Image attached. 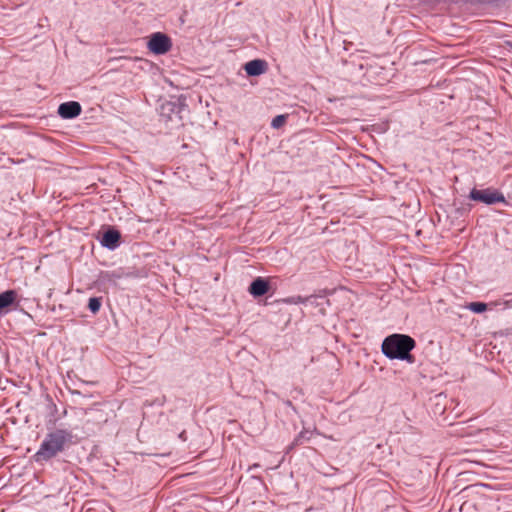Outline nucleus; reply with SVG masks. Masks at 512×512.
I'll list each match as a JSON object with an SVG mask.
<instances>
[{
    "label": "nucleus",
    "mask_w": 512,
    "mask_h": 512,
    "mask_svg": "<svg viewBox=\"0 0 512 512\" xmlns=\"http://www.w3.org/2000/svg\"><path fill=\"white\" fill-rule=\"evenodd\" d=\"M72 433L66 429H57L48 433L42 441L39 450L34 455L36 462L48 461L71 443Z\"/></svg>",
    "instance_id": "nucleus-1"
},
{
    "label": "nucleus",
    "mask_w": 512,
    "mask_h": 512,
    "mask_svg": "<svg viewBox=\"0 0 512 512\" xmlns=\"http://www.w3.org/2000/svg\"><path fill=\"white\" fill-rule=\"evenodd\" d=\"M415 345V340L408 335L392 334L384 339L382 352L389 359H400L414 363L415 359L410 352L415 348Z\"/></svg>",
    "instance_id": "nucleus-2"
},
{
    "label": "nucleus",
    "mask_w": 512,
    "mask_h": 512,
    "mask_svg": "<svg viewBox=\"0 0 512 512\" xmlns=\"http://www.w3.org/2000/svg\"><path fill=\"white\" fill-rule=\"evenodd\" d=\"M469 198L473 201L482 202L487 205L495 203H506V199L502 192L494 188L476 189L470 191Z\"/></svg>",
    "instance_id": "nucleus-3"
},
{
    "label": "nucleus",
    "mask_w": 512,
    "mask_h": 512,
    "mask_svg": "<svg viewBox=\"0 0 512 512\" xmlns=\"http://www.w3.org/2000/svg\"><path fill=\"white\" fill-rule=\"evenodd\" d=\"M171 46L172 43L170 38L160 32L152 34L148 42V49L157 55L167 53L171 49Z\"/></svg>",
    "instance_id": "nucleus-4"
},
{
    "label": "nucleus",
    "mask_w": 512,
    "mask_h": 512,
    "mask_svg": "<svg viewBox=\"0 0 512 512\" xmlns=\"http://www.w3.org/2000/svg\"><path fill=\"white\" fill-rule=\"evenodd\" d=\"M13 305H18V293L15 290L0 293V316L8 313Z\"/></svg>",
    "instance_id": "nucleus-5"
},
{
    "label": "nucleus",
    "mask_w": 512,
    "mask_h": 512,
    "mask_svg": "<svg viewBox=\"0 0 512 512\" xmlns=\"http://www.w3.org/2000/svg\"><path fill=\"white\" fill-rule=\"evenodd\" d=\"M81 105L76 101L62 103L58 108V114L64 119H72L80 115Z\"/></svg>",
    "instance_id": "nucleus-6"
},
{
    "label": "nucleus",
    "mask_w": 512,
    "mask_h": 512,
    "mask_svg": "<svg viewBox=\"0 0 512 512\" xmlns=\"http://www.w3.org/2000/svg\"><path fill=\"white\" fill-rule=\"evenodd\" d=\"M244 69L249 76H259L266 72L267 63L261 59L251 60L245 64Z\"/></svg>",
    "instance_id": "nucleus-7"
},
{
    "label": "nucleus",
    "mask_w": 512,
    "mask_h": 512,
    "mask_svg": "<svg viewBox=\"0 0 512 512\" xmlns=\"http://www.w3.org/2000/svg\"><path fill=\"white\" fill-rule=\"evenodd\" d=\"M268 290H269L268 282L261 277L256 278L250 284V287H249V292L255 297H260V296L265 295L268 292Z\"/></svg>",
    "instance_id": "nucleus-8"
},
{
    "label": "nucleus",
    "mask_w": 512,
    "mask_h": 512,
    "mask_svg": "<svg viewBox=\"0 0 512 512\" xmlns=\"http://www.w3.org/2000/svg\"><path fill=\"white\" fill-rule=\"evenodd\" d=\"M120 240V233L115 229H109L103 234L101 244L107 248L114 249Z\"/></svg>",
    "instance_id": "nucleus-9"
},
{
    "label": "nucleus",
    "mask_w": 512,
    "mask_h": 512,
    "mask_svg": "<svg viewBox=\"0 0 512 512\" xmlns=\"http://www.w3.org/2000/svg\"><path fill=\"white\" fill-rule=\"evenodd\" d=\"M101 307V299L97 297H93L89 299L88 308L92 313H97Z\"/></svg>",
    "instance_id": "nucleus-10"
},
{
    "label": "nucleus",
    "mask_w": 512,
    "mask_h": 512,
    "mask_svg": "<svg viewBox=\"0 0 512 512\" xmlns=\"http://www.w3.org/2000/svg\"><path fill=\"white\" fill-rule=\"evenodd\" d=\"M468 308L475 313H482L487 309V305L483 302H471Z\"/></svg>",
    "instance_id": "nucleus-11"
},
{
    "label": "nucleus",
    "mask_w": 512,
    "mask_h": 512,
    "mask_svg": "<svg viewBox=\"0 0 512 512\" xmlns=\"http://www.w3.org/2000/svg\"><path fill=\"white\" fill-rule=\"evenodd\" d=\"M285 122H286V116L278 115L272 120L271 125L273 128L278 129V128L282 127L285 124Z\"/></svg>",
    "instance_id": "nucleus-12"
},
{
    "label": "nucleus",
    "mask_w": 512,
    "mask_h": 512,
    "mask_svg": "<svg viewBox=\"0 0 512 512\" xmlns=\"http://www.w3.org/2000/svg\"><path fill=\"white\" fill-rule=\"evenodd\" d=\"M305 300L306 299H304L301 296H296V297H291L289 299H286L285 302H287L289 304H299V303H304Z\"/></svg>",
    "instance_id": "nucleus-13"
},
{
    "label": "nucleus",
    "mask_w": 512,
    "mask_h": 512,
    "mask_svg": "<svg viewBox=\"0 0 512 512\" xmlns=\"http://www.w3.org/2000/svg\"><path fill=\"white\" fill-rule=\"evenodd\" d=\"M511 48H512V43L510 44Z\"/></svg>",
    "instance_id": "nucleus-14"
}]
</instances>
